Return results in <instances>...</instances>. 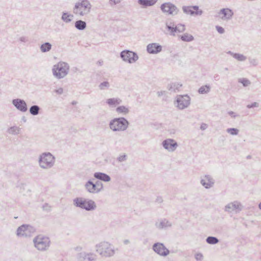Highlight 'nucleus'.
Listing matches in <instances>:
<instances>
[{
	"label": "nucleus",
	"mask_w": 261,
	"mask_h": 261,
	"mask_svg": "<svg viewBox=\"0 0 261 261\" xmlns=\"http://www.w3.org/2000/svg\"><path fill=\"white\" fill-rule=\"evenodd\" d=\"M258 207L260 210H261V202L259 203V205H258Z\"/></svg>",
	"instance_id": "obj_60"
},
{
	"label": "nucleus",
	"mask_w": 261,
	"mask_h": 261,
	"mask_svg": "<svg viewBox=\"0 0 261 261\" xmlns=\"http://www.w3.org/2000/svg\"><path fill=\"white\" fill-rule=\"evenodd\" d=\"M111 3H113L114 4H117L119 3V0H110Z\"/></svg>",
	"instance_id": "obj_54"
},
{
	"label": "nucleus",
	"mask_w": 261,
	"mask_h": 261,
	"mask_svg": "<svg viewBox=\"0 0 261 261\" xmlns=\"http://www.w3.org/2000/svg\"><path fill=\"white\" fill-rule=\"evenodd\" d=\"M228 70V68H225V70Z\"/></svg>",
	"instance_id": "obj_63"
},
{
	"label": "nucleus",
	"mask_w": 261,
	"mask_h": 261,
	"mask_svg": "<svg viewBox=\"0 0 261 261\" xmlns=\"http://www.w3.org/2000/svg\"><path fill=\"white\" fill-rule=\"evenodd\" d=\"M161 9L164 13L170 15L177 14L178 12L177 7L171 3H165L162 4Z\"/></svg>",
	"instance_id": "obj_10"
},
{
	"label": "nucleus",
	"mask_w": 261,
	"mask_h": 261,
	"mask_svg": "<svg viewBox=\"0 0 261 261\" xmlns=\"http://www.w3.org/2000/svg\"><path fill=\"white\" fill-rule=\"evenodd\" d=\"M106 103L111 107H115L122 103L119 98H111L107 99Z\"/></svg>",
	"instance_id": "obj_24"
},
{
	"label": "nucleus",
	"mask_w": 261,
	"mask_h": 261,
	"mask_svg": "<svg viewBox=\"0 0 261 261\" xmlns=\"http://www.w3.org/2000/svg\"><path fill=\"white\" fill-rule=\"evenodd\" d=\"M182 9L184 13L191 16L201 15L203 14V11L199 9L198 6H184Z\"/></svg>",
	"instance_id": "obj_11"
},
{
	"label": "nucleus",
	"mask_w": 261,
	"mask_h": 261,
	"mask_svg": "<svg viewBox=\"0 0 261 261\" xmlns=\"http://www.w3.org/2000/svg\"><path fill=\"white\" fill-rule=\"evenodd\" d=\"M259 107V103L256 102H254L251 104H249L247 105V108L248 109H251L255 107Z\"/></svg>",
	"instance_id": "obj_44"
},
{
	"label": "nucleus",
	"mask_w": 261,
	"mask_h": 261,
	"mask_svg": "<svg viewBox=\"0 0 261 261\" xmlns=\"http://www.w3.org/2000/svg\"><path fill=\"white\" fill-rule=\"evenodd\" d=\"M85 187L87 191L91 194H97L99 193L98 189L96 188L95 185L92 180H88L85 185Z\"/></svg>",
	"instance_id": "obj_20"
},
{
	"label": "nucleus",
	"mask_w": 261,
	"mask_h": 261,
	"mask_svg": "<svg viewBox=\"0 0 261 261\" xmlns=\"http://www.w3.org/2000/svg\"><path fill=\"white\" fill-rule=\"evenodd\" d=\"M38 163L40 167L42 169H50L55 165V157L50 152H43L39 155Z\"/></svg>",
	"instance_id": "obj_4"
},
{
	"label": "nucleus",
	"mask_w": 261,
	"mask_h": 261,
	"mask_svg": "<svg viewBox=\"0 0 261 261\" xmlns=\"http://www.w3.org/2000/svg\"><path fill=\"white\" fill-rule=\"evenodd\" d=\"M227 132L232 135H237L239 133V129L236 128H229L227 129Z\"/></svg>",
	"instance_id": "obj_40"
},
{
	"label": "nucleus",
	"mask_w": 261,
	"mask_h": 261,
	"mask_svg": "<svg viewBox=\"0 0 261 261\" xmlns=\"http://www.w3.org/2000/svg\"><path fill=\"white\" fill-rule=\"evenodd\" d=\"M156 201L159 203H161L163 201V199L162 197L158 196L156 199Z\"/></svg>",
	"instance_id": "obj_53"
},
{
	"label": "nucleus",
	"mask_w": 261,
	"mask_h": 261,
	"mask_svg": "<svg viewBox=\"0 0 261 261\" xmlns=\"http://www.w3.org/2000/svg\"><path fill=\"white\" fill-rule=\"evenodd\" d=\"M77 261H95L96 259V255L93 253H87L81 252L76 255Z\"/></svg>",
	"instance_id": "obj_15"
},
{
	"label": "nucleus",
	"mask_w": 261,
	"mask_h": 261,
	"mask_svg": "<svg viewBox=\"0 0 261 261\" xmlns=\"http://www.w3.org/2000/svg\"><path fill=\"white\" fill-rule=\"evenodd\" d=\"M40 108L37 105H33L30 108V113L33 115L36 116L39 114Z\"/></svg>",
	"instance_id": "obj_32"
},
{
	"label": "nucleus",
	"mask_w": 261,
	"mask_h": 261,
	"mask_svg": "<svg viewBox=\"0 0 261 261\" xmlns=\"http://www.w3.org/2000/svg\"><path fill=\"white\" fill-rule=\"evenodd\" d=\"M96 251L101 256L109 257L114 255L115 250L112 245L106 242H101L95 246Z\"/></svg>",
	"instance_id": "obj_6"
},
{
	"label": "nucleus",
	"mask_w": 261,
	"mask_h": 261,
	"mask_svg": "<svg viewBox=\"0 0 261 261\" xmlns=\"http://www.w3.org/2000/svg\"><path fill=\"white\" fill-rule=\"evenodd\" d=\"M166 29L170 32V34L172 36H175L176 33V28L174 23L170 22V23L166 22Z\"/></svg>",
	"instance_id": "obj_25"
},
{
	"label": "nucleus",
	"mask_w": 261,
	"mask_h": 261,
	"mask_svg": "<svg viewBox=\"0 0 261 261\" xmlns=\"http://www.w3.org/2000/svg\"><path fill=\"white\" fill-rule=\"evenodd\" d=\"M69 65L64 62H59L53 66L52 71L55 77L61 79L66 76L69 72Z\"/></svg>",
	"instance_id": "obj_5"
},
{
	"label": "nucleus",
	"mask_w": 261,
	"mask_h": 261,
	"mask_svg": "<svg viewBox=\"0 0 261 261\" xmlns=\"http://www.w3.org/2000/svg\"><path fill=\"white\" fill-rule=\"evenodd\" d=\"M19 41L21 42H27L29 41L28 38L25 36L20 37Z\"/></svg>",
	"instance_id": "obj_48"
},
{
	"label": "nucleus",
	"mask_w": 261,
	"mask_h": 261,
	"mask_svg": "<svg viewBox=\"0 0 261 261\" xmlns=\"http://www.w3.org/2000/svg\"><path fill=\"white\" fill-rule=\"evenodd\" d=\"M75 102L74 101H73V102H72V104H75Z\"/></svg>",
	"instance_id": "obj_62"
},
{
	"label": "nucleus",
	"mask_w": 261,
	"mask_h": 261,
	"mask_svg": "<svg viewBox=\"0 0 261 261\" xmlns=\"http://www.w3.org/2000/svg\"><path fill=\"white\" fill-rule=\"evenodd\" d=\"M234 58L239 61H244L246 60L247 57L242 54L235 53Z\"/></svg>",
	"instance_id": "obj_37"
},
{
	"label": "nucleus",
	"mask_w": 261,
	"mask_h": 261,
	"mask_svg": "<svg viewBox=\"0 0 261 261\" xmlns=\"http://www.w3.org/2000/svg\"><path fill=\"white\" fill-rule=\"evenodd\" d=\"M166 94V91H161L157 92V95L159 97H161L162 95H165Z\"/></svg>",
	"instance_id": "obj_51"
},
{
	"label": "nucleus",
	"mask_w": 261,
	"mask_h": 261,
	"mask_svg": "<svg viewBox=\"0 0 261 261\" xmlns=\"http://www.w3.org/2000/svg\"><path fill=\"white\" fill-rule=\"evenodd\" d=\"M73 204L75 207L86 211H92L96 208V203L93 200L83 197H76L73 199Z\"/></svg>",
	"instance_id": "obj_2"
},
{
	"label": "nucleus",
	"mask_w": 261,
	"mask_h": 261,
	"mask_svg": "<svg viewBox=\"0 0 261 261\" xmlns=\"http://www.w3.org/2000/svg\"><path fill=\"white\" fill-rule=\"evenodd\" d=\"M219 242V239L215 237L209 236L206 239V242L211 245H215Z\"/></svg>",
	"instance_id": "obj_33"
},
{
	"label": "nucleus",
	"mask_w": 261,
	"mask_h": 261,
	"mask_svg": "<svg viewBox=\"0 0 261 261\" xmlns=\"http://www.w3.org/2000/svg\"><path fill=\"white\" fill-rule=\"evenodd\" d=\"M176 33H182L185 31V26L184 24H178L177 25H176Z\"/></svg>",
	"instance_id": "obj_41"
},
{
	"label": "nucleus",
	"mask_w": 261,
	"mask_h": 261,
	"mask_svg": "<svg viewBox=\"0 0 261 261\" xmlns=\"http://www.w3.org/2000/svg\"><path fill=\"white\" fill-rule=\"evenodd\" d=\"M12 103L18 111L21 112H25L28 110L27 104L23 99L20 98L13 99Z\"/></svg>",
	"instance_id": "obj_16"
},
{
	"label": "nucleus",
	"mask_w": 261,
	"mask_h": 261,
	"mask_svg": "<svg viewBox=\"0 0 261 261\" xmlns=\"http://www.w3.org/2000/svg\"><path fill=\"white\" fill-rule=\"evenodd\" d=\"M46 206H48V204L47 203H45L44 205H43V208L44 210L45 209V207Z\"/></svg>",
	"instance_id": "obj_59"
},
{
	"label": "nucleus",
	"mask_w": 261,
	"mask_h": 261,
	"mask_svg": "<svg viewBox=\"0 0 261 261\" xmlns=\"http://www.w3.org/2000/svg\"><path fill=\"white\" fill-rule=\"evenodd\" d=\"M239 82L242 84L243 86L247 87L250 84V82L249 80L245 78H242L239 79Z\"/></svg>",
	"instance_id": "obj_38"
},
{
	"label": "nucleus",
	"mask_w": 261,
	"mask_h": 261,
	"mask_svg": "<svg viewBox=\"0 0 261 261\" xmlns=\"http://www.w3.org/2000/svg\"><path fill=\"white\" fill-rule=\"evenodd\" d=\"M55 92L58 94H62L63 93V89L62 88H60L55 90Z\"/></svg>",
	"instance_id": "obj_50"
},
{
	"label": "nucleus",
	"mask_w": 261,
	"mask_h": 261,
	"mask_svg": "<svg viewBox=\"0 0 261 261\" xmlns=\"http://www.w3.org/2000/svg\"><path fill=\"white\" fill-rule=\"evenodd\" d=\"M120 57L123 61L128 63L136 62L139 59L137 54L129 50H124L120 53Z\"/></svg>",
	"instance_id": "obj_8"
},
{
	"label": "nucleus",
	"mask_w": 261,
	"mask_h": 261,
	"mask_svg": "<svg viewBox=\"0 0 261 261\" xmlns=\"http://www.w3.org/2000/svg\"><path fill=\"white\" fill-rule=\"evenodd\" d=\"M116 112L119 114L125 115L127 114L129 110L127 107L124 106H120L116 108Z\"/></svg>",
	"instance_id": "obj_27"
},
{
	"label": "nucleus",
	"mask_w": 261,
	"mask_h": 261,
	"mask_svg": "<svg viewBox=\"0 0 261 261\" xmlns=\"http://www.w3.org/2000/svg\"><path fill=\"white\" fill-rule=\"evenodd\" d=\"M94 184L95 185L96 188L98 189L97 190H98V192L99 193L103 188L102 183L99 180H97L94 183Z\"/></svg>",
	"instance_id": "obj_42"
},
{
	"label": "nucleus",
	"mask_w": 261,
	"mask_h": 261,
	"mask_svg": "<svg viewBox=\"0 0 261 261\" xmlns=\"http://www.w3.org/2000/svg\"><path fill=\"white\" fill-rule=\"evenodd\" d=\"M216 29L218 32L221 34H222L225 32L224 28H223L222 27L217 25L216 26Z\"/></svg>",
	"instance_id": "obj_46"
},
{
	"label": "nucleus",
	"mask_w": 261,
	"mask_h": 261,
	"mask_svg": "<svg viewBox=\"0 0 261 261\" xmlns=\"http://www.w3.org/2000/svg\"><path fill=\"white\" fill-rule=\"evenodd\" d=\"M251 158H252V156H251V155H247V156H246V159H248V160H249V159H251Z\"/></svg>",
	"instance_id": "obj_57"
},
{
	"label": "nucleus",
	"mask_w": 261,
	"mask_h": 261,
	"mask_svg": "<svg viewBox=\"0 0 261 261\" xmlns=\"http://www.w3.org/2000/svg\"><path fill=\"white\" fill-rule=\"evenodd\" d=\"M163 147L169 152L174 151L178 146L176 141L173 139H166L162 143Z\"/></svg>",
	"instance_id": "obj_13"
},
{
	"label": "nucleus",
	"mask_w": 261,
	"mask_h": 261,
	"mask_svg": "<svg viewBox=\"0 0 261 261\" xmlns=\"http://www.w3.org/2000/svg\"><path fill=\"white\" fill-rule=\"evenodd\" d=\"M152 250L158 254L166 256L169 254V250L161 243H155L152 246Z\"/></svg>",
	"instance_id": "obj_12"
},
{
	"label": "nucleus",
	"mask_w": 261,
	"mask_h": 261,
	"mask_svg": "<svg viewBox=\"0 0 261 261\" xmlns=\"http://www.w3.org/2000/svg\"><path fill=\"white\" fill-rule=\"evenodd\" d=\"M127 160V155L125 154H123L119 156L117 158V161L119 162H122L125 161Z\"/></svg>",
	"instance_id": "obj_43"
},
{
	"label": "nucleus",
	"mask_w": 261,
	"mask_h": 261,
	"mask_svg": "<svg viewBox=\"0 0 261 261\" xmlns=\"http://www.w3.org/2000/svg\"><path fill=\"white\" fill-rule=\"evenodd\" d=\"M227 54L230 55L231 56H232L234 58V54H235V53H233V52H232L231 51H228L227 52Z\"/></svg>",
	"instance_id": "obj_55"
},
{
	"label": "nucleus",
	"mask_w": 261,
	"mask_h": 261,
	"mask_svg": "<svg viewBox=\"0 0 261 261\" xmlns=\"http://www.w3.org/2000/svg\"><path fill=\"white\" fill-rule=\"evenodd\" d=\"M51 44L49 42H45L41 45L40 48L42 53H46L51 49Z\"/></svg>",
	"instance_id": "obj_31"
},
{
	"label": "nucleus",
	"mask_w": 261,
	"mask_h": 261,
	"mask_svg": "<svg viewBox=\"0 0 261 261\" xmlns=\"http://www.w3.org/2000/svg\"><path fill=\"white\" fill-rule=\"evenodd\" d=\"M182 85L178 83H172L169 84L167 89L170 92H177L180 91Z\"/></svg>",
	"instance_id": "obj_23"
},
{
	"label": "nucleus",
	"mask_w": 261,
	"mask_h": 261,
	"mask_svg": "<svg viewBox=\"0 0 261 261\" xmlns=\"http://www.w3.org/2000/svg\"><path fill=\"white\" fill-rule=\"evenodd\" d=\"M249 61L250 64H251V65H253V66H256L258 64V61L255 59L249 58Z\"/></svg>",
	"instance_id": "obj_45"
},
{
	"label": "nucleus",
	"mask_w": 261,
	"mask_h": 261,
	"mask_svg": "<svg viewBox=\"0 0 261 261\" xmlns=\"http://www.w3.org/2000/svg\"><path fill=\"white\" fill-rule=\"evenodd\" d=\"M128 243H129V241H128V240H125L124 241V243L125 244H128Z\"/></svg>",
	"instance_id": "obj_58"
},
{
	"label": "nucleus",
	"mask_w": 261,
	"mask_h": 261,
	"mask_svg": "<svg viewBox=\"0 0 261 261\" xmlns=\"http://www.w3.org/2000/svg\"><path fill=\"white\" fill-rule=\"evenodd\" d=\"M73 17V15L69 14L67 12H63L61 19L64 22L69 23L72 21Z\"/></svg>",
	"instance_id": "obj_29"
},
{
	"label": "nucleus",
	"mask_w": 261,
	"mask_h": 261,
	"mask_svg": "<svg viewBox=\"0 0 261 261\" xmlns=\"http://www.w3.org/2000/svg\"><path fill=\"white\" fill-rule=\"evenodd\" d=\"M98 87L100 90H105L106 89L109 88V87H110V84L108 82L105 81L101 83L99 85Z\"/></svg>",
	"instance_id": "obj_39"
},
{
	"label": "nucleus",
	"mask_w": 261,
	"mask_h": 261,
	"mask_svg": "<svg viewBox=\"0 0 261 261\" xmlns=\"http://www.w3.org/2000/svg\"><path fill=\"white\" fill-rule=\"evenodd\" d=\"M214 79L215 80H219V75L218 74H216L214 76Z\"/></svg>",
	"instance_id": "obj_56"
},
{
	"label": "nucleus",
	"mask_w": 261,
	"mask_h": 261,
	"mask_svg": "<svg viewBox=\"0 0 261 261\" xmlns=\"http://www.w3.org/2000/svg\"><path fill=\"white\" fill-rule=\"evenodd\" d=\"M75 28L80 31H83L86 28V22L82 20H79L75 21L74 24Z\"/></svg>",
	"instance_id": "obj_26"
},
{
	"label": "nucleus",
	"mask_w": 261,
	"mask_h": 261,
	"mask_svg": "<svg viewBox=\"0 0 261 261\" xmlns=\"http://www.w3.org/2000/svg\"><path fill=\"white\" fill-rule=\"evenodd\" d=\"M33 229V227L29 225L23 224L19 226L17 229V235L18 236H25L30 235L29 232Z\"/></svg>",
	"instance_id": "obj_19"
},
{
	"label": "nucleus",
	"mask_w": 261,
	"mask_h": 261,
	"mask_svg": "<svg viewBox=\"0 0 261 261\" xmlns=\"http://www.w3.org/2000/svg\"><path fill=\"white\" fill-rule=\"evenodd\" d=\"M35 247L38 250L44 251L47 250L50 244L48 237L42 234L38 235L33 239Z\"/></svg>",
	"instance_id": "obj_7"
},
{
	"label": "nucleus",
	"mask_w": 261,
	"mask_h": 261,
	"mask_svg": "<svg viewBox=\"0 0 261 261\" xmlns=\"http://www.w3.org/2000/svg\"><path fill=\"white\" fill-rule=\"evenodd\" d=\"M200 183L205 189H210L213 187L215 180L211 175H205L201 179Z\"/></svg>",
	"instance_id": "obj_17"
},
{
	"label": "nucleus",
	"mask_w": 261,
	"mask_h": 261,
	"mask_svg": "<svg viewBox=\"0 0 261 261\" xmlns=\"http://www.w3.org/2000/svg\"><path fill=\"white\" fill-rule=\"evenodd\" d=\"M128 121L124 117H118L112 119L109 122V127L113 132H124L129 125Z\"/></svg>",
	"instance_id": "obj_3"
},
{
	"label": "nucleus",
	"mask_w": 261,
	"mask_h": 261,
	"mask_svg": "<svg viewBox=\"0 0 261 261\" xmlns=\"http://www.w3.org/2000/svg\"><path fill=\"white\" fill-rule=\"evenodd\" d=\"M207 125L206 123H202L200 125V129L201 130H205L207 128Z\"/></svg>",
	"instance_id": "obj_52"
},
{
	"label": "nucleus",
	"mask_w": 261,
	"mask_h": 261,
	"mask_svg": "<svg viewBox=\"0 0 261 261\" xmlns=\"http://www.w3.org/2000/svg\"><path fill=\"white\" fill-rule=\"evenodd\" d=\"M191 98L188 95H179L177 96L176 107L179 110H184L190 105Z\"/></svg>",
	"instance_id": "obj_9"
},
{
	"label": "nucleus",
	"mask_w": 261,
	"mask_h": 261,
	"mask_svg": "<svg viewBox=\"0 0 261 261\" xmlns=\"http://www.w3.org/2000/svg\"><path fill=\"white\" fill-rule=\"evenodd\" d=\"M194 39V37L192 35L187 33L180 36V39L185 42H191L193 41Z\"/></svg>",
	"instance_id": "obj_34"
},
{
	"label": "nucleus",
	"mask_w": 261,
	"mask_h": 261,
	"mask_svg": "<svg viewBox=\"0 0 261 261\" xmlns=\"http://www.w3.org/2000/svg\"><path fill=\"white\" fill-rule=\"evenodd\" d=\"M211 87L208 85L202 86L198 89V92L200 94H206L210 92Z\"/></svg>",
	"instance_id": "obj_35"
},
{
	"label": "nucleus",
	"mask_w": 261,
	"mask_h": 261,
	"mask_svg": "<svg viewBox=\"0 0 261 261\" xmlns=\"http://www.w3.org/2000/svg\"><path fill=\"white\" fill-rule=\"evenodd\" d=\"M19 128L16 126H11L8 129V132L12 135H17L19 134Z\"/></svg>",
	"instance_id": "obj_36"
},
{
	"label": "nucleus",
	"mask_w": 261,
	"mask_h": 261,
	"mask_svg": "<svg viewBox=\"0 0 261 261\" xmlns=\"http://www.w3.org/2000/svg\"><path fill=\"white\" fill-rule=\"evenodd\" d=\"M228 114L232 117V118H235L236 117L238 116L239 115L236 114L234 112H233V111H229L228 112Z\"/></svg>",
	"instance_id": "obj_49"
},
{
	"label": "nucleus",
	"mask_w": 261,
	"mask_h": 261,
	"mask_svg": "<svg viewBox=\"0 0 261 261\" xmlns=\"http://www.w3.org/2000/svg\"><path fill=\"white\" fill-rule=\"evenodd\" d=\"M94 177L97 179L100 180L105 182H108L111 180L110 176L103 172H95L94 173Z\"/></svg>",
	"instance_id": "obj_22"
},
{
	"label": "nucleus",
	"mask_w": 261,
	"mask_h": 261,
	"mask_svg": "<svg viewBox=\"0 0 261 261\" xmlns=\"http://www.w3.org/2000/svg\"><path fill=\"white\" fill-rule=\"evenodd\" d=\"M242 210V206L241 203L238 201L229 203L224 207V211L227 213L235 212L239 213Z\"/></svg>",
	"instance_id": "obj_14"
},
{
	"label": "nucleus",
	"mask_w": 261,
	"mask_h": 261,
	"mask_svg": "<svg viewBox=\"0 0 261 261\" xmlns=\"http://www.w3.org/2000/svg\"><path fill=\"white\" fill-rule=\"evenodd\" d=\"M147 51L150 54H156L162 50V46L158 43H152L147 45Z\"/></svg>",
	"instance_id": "obj_18"
},
{
	"label": "nucleus",
	"mask_w": 261,
	"mask_h": 261,
	"mask_svg": "<svg viewBox=\"0 0 261 261\" xmlns=\"http://www.w3.org/2000/svg\"><path fill=\"white\" fill-rule=\"evenodd\" d=\"M22 120H23L24 122H25V121H26V120H25V117H23V118H22Z\"/></svg>",
	"instance_id": "obj_61"
},
{
	"label": "nucleus",
	"mask_w": 261,
	"mask_h": 261,
	"mask_svg": "<svg viewBox=\"0 0 261 261\" xmlns=\"http://www.w3.org/2000/svg\"><path fill=\"white\" fill-rule=\"evenodd\" d=\"M156 0H138V3L142 6L147 7L153 5Z\"/></svg>",
	"instance_id": "obj_30"
},
{
	"label": "nucleus",
	"mask_w": 261,
	"mask_h": 261,
	"mask_svg": "<svg viewBox=\"0 0 261 261\" xmlns=\"http://www.w3.org/2000/svg\"><path fill=\"white\" fill-rule=\"evenodd\" d=\"M92 5L88 0H79L74 5L73 13L80 16L88 14L91 10Z\"/></svg>",
	"instance_id": "obj_1"
},
{
	"label": "nucleus",
	"mask_w": 261,
	"mask_h": 261,
	"mask_svg": "<svg viewBox=\"0 0 261 261\" xmlns=\"http://www.w3.org/2000/svg\"><path fill=\"white\" fill-rule=\"evenodd\" d=\"M195 258L197 261L201 260L203 259V255L200 253H196Z\"/></svg>",
	"instance_id": "obj_47"
},
{
	"label": "nucleus",
	"mask_w": 261,
	"mask_h": 261,
	"mask_svg": "<svg viewBox=\"0 0 261 261\" xmlns=\"http://www.w3.org/2000/svg\"><path fill=\"white\" fill-rule=\"evenodd\" d=\"M156 227L159 229H163L166 228L171 226V223L167 220L166 219H164L162 220L159 224H156Z\"/></svg>",
	"instance_id": "obj_28"
},
{
	"label": "nucleus",
	"mask_w": 261,
	"mask_h": 261,
	"mask_svg": "<svg viewBox=\"0 0 261 261\" xmlns=\"http://www.w3.org/2000/svg\"><path fill=\"white\" fill-rule=\"evenodd\" d=\"M219 14L223 15L221 17L222 19L229 20L233 15V12L229 8H223L220 10Z\"/></svg>",
	"instance_id": "obj_21"
}]
</instances>
